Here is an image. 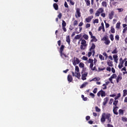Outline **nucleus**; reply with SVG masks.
<instances>
[{
	"mask_svg": "<svg viewBox=\"0 0 127 127\" xmlns=\"http://www.w3.org/2000/svg\"><path fill=\"white\" fill-rule=\"evenodd\" d=\"M112 115L110 113H103L102 114L101 118V122L105 123L106 122V120H107V123L110 124L112 122Z\"/></svg>",
	"mask_w": 127,
	"mask_h": 127,
	"instance_id": "f257e3e1",
	"label": "nucleus"
},
{
	"mask_svg": "<svg viewBox=\"0 0 127 127\" xmlns=\"http://www.w3.org/2000/svg\"><path fill=\"white\" fill-rule=\"evenodd\" d=\"M75 70V73L76 74H75L74 71H71L73 77H76V78H77V79H80V77H81V73L79 72V66L76 65Z\"/></svg>",
	"mask_w": 127,
	"mask_h": 127,
	"instance_id": "f03ea898",
	"label": "nucleus"
},
{
	"mask_svg": "<svg viewBox=\"0 0 127 127\" xmlns=\"http://www.w3.org/2000/svg\"><path fill=\"white\" fill-rule=\"evenodd\" d=\"M64 48H65V46H64V45H62L59 51L60 56L62 57V58H63V59H64V58H67V57H68L66 54L63 53V51H64Z\"/></svg>",
	"mask_w": 127,
	"mask_h": 127,
	"instance_id": "7ed1b4c3",
	"label": "nucleus"
},
{
	"mask_svg": "<svg viewBox=\"0 0 127 127\" xmlns=\"http://www.w3.org/2000/svg\"><path fill=\"white\" fill-rule=\"evenodd\" d=\"M81 44L80 47L81 50H85L87 48V42L86 40L84 39L81 40Z\"/></svg>",
	"mask_w": 127,
	"mask_h": 127,
	"instance_id": "20e7f679",
	"label": "nucleus"
},
{
	"mask_svg": "<svg viewBox=\"0 0 127 127\" xmlns=\"http://www.w3.org/2000/svg\"><path fill=\"white\" fill-rule=\"evenodd\" d=\"M95 48L96 45H95L94 43H92L90 48L89 49V51H91L92 52V56H94L95 54H96V52L95 51Z\"/></svg>",
	"mask_w": 127,
	"mask_h": 127,
	"instance_id": "39448f33",
	"label": "nucleus"
},
{
	"mask_svg": "<svg viewBox=\"0 0 127 127\" xmlns=\"http://www.w3.org/2000/svg\"><path fill=\"white\" fill-rule=\"evenodd\" d=\"M104 12V8H99L95 12V16H100V14L101 13H103Z\"/></svg>",
	"mask_w": 127,
	"mask_h": 127,
	"instance_id": "423d86ee",
	"label": "nucleus"
},
{
	"mask_svg": "<svg viewBox=\"0 0 127 127\" xmlns=\"http://www.w3.org/2000/svg\"><path fill=\"white\" fill-rule=\"evenodd\" d=\"M98 97H106V92L103 90H101L97 93Z\"/></svg>",
	"mask_w": 127,
	"mask_h": 127,
	"instance_id": "0eeeda50",
	"label": "nucleus"
},
{
	"mask_svg": "<svg viewBox=\"0 0 127 127\" xmlns=\"http://www.w3.org/2000/svg\"><path fill=\"white\" fill-rule=\"evenodd\" d=\"M72 63L74 66H76V65L80 63V61L79 60V59H78V58H76V57H74L73 58V61Z\"/></svg>",
	"mask_w": 127,
	"mask_h": 127,
	"instance_id": "6e6552de",
	"label": "nucleus"
},
{
	"mask_svg": "<svg viewBox=\"0 0 127 127\" xmlns=\"http://www.w3.org/2000/svg\"><path fill=\"white\" fill-rule=\"evenodd\" d=\"M102 40H104L105 41L104 43L105 44H106V45H109V44L111 43V41H110L109 38H107V37H103Z\"/></svg>",
	"mask_w": 127,
	"mask_h": 127,
	"instance_id": "1a4fd4ad",
	"label": "nucleus"
},
{
	"mask_svg": "<svg viewBox=\"0 0 127 127\" xmlns=\"http://www.w3.org/2000/svg\"><path fill=\"white\" fill-rule=\"evenodd\" d=\"M116 78H117V74L114 73L112 74L109 78V81H110L111 84H114V82H113V79H116Z\"/></svg>",
	"mask_w": 127,
	"mask_h": 127,
	"instance_id": "9d476101",
	"label": "nucleus"
},
{
	"mask_svg": "<svg viewBox=\"0 0 127 127\" xmlns=\"http://www.w3.org/2000/svg\"><path fill=\"white\" fill-rule=\"evenodd\" d=\"M119 61L120 63L118 65V68H119V69H122V68L124 67V64L125 63L123 61V58H120Z\"/></svg>",
	"mask_w": 127,
	"mask_h": 127,
	"instance_id": "9b49d317",
	"label": "nucleus"
},
{
	"mask_svg": "<svg viewBox=\"0 0 127 127\" xmlns=\"http://www.w3.org/2000/svg\"><path fill=\"white\" fill-rule=\"evenodd\" d=\"M81 74H82V77L81 79L83 80V81L85 80H87V76H88V72H84V73H83V71H81Z\"/></svg>",
	"mask_w": 127,
	"mask_h": 127,
	"instance_id": "f8f14e48",
	"label": "nucleus"
},
{
	"mask_svg": "<svg viewBox=\"0 0 127 127\" xmlns=\"http://www.w3.org/2000/svg\"><path fill=\"white\" fill-rule=\"evenodd\" d=\"M75 14V17L78 18V17H81V12H80V8H77L76 9V12Z\"/></svg>",
	"mask_w": 127,
	"mask_h": 127,
	"instance_id": "ddd939ff",
	"label": "nucleus"
},
{
	"mask_svg": "<svg viewBox=\"0 0 127 127\" xmlns=\"http://www.w3.org/2000/svg\"><path fill=\"white\" fill-rule=\"evenodd\" d=\"M115 15V11H112L108 14V17L109 19H113L114 18V16Z\"/></svg>",
	"mask_w": 127,
	"mask_h": 127,
	"instance_id": "4468645a",
	"label": "nucleus"
},
{
	"mask_svg": "<svg viewBox=\"0 0 127 127\" xmlns=\"http://www.w3.org/2000/svg\"><path fill=\"white\" fill-rule=\"evenodd\" d=\"M118 109H119V107L118 106L113 107V113L114 114V115H119V112H118Z\"/></svg>",
	"mask_w": 127,
	"mask_h": 127,
	"instance_id": "2eb2a0df",
	"label": "nucleus"
},
{
	"mask_svg": "<svg viewBox=\"0 0 127 127\" xmlns=\"http://www.w3.org/2000/svg\"><path fill=\"white\" fill-rule=\"evenodd\" d=\"M122 79L123 77L122 76V74H120L116 78V82L117 84L120 82V81H122Z\"/></svg>",
	"mask_w": 127,
	"mask_h": 127,
	"instance_id": "dca6fc26",
	"label": "nucleus"
},
{
	"mask_svg": "<svg viewBox=\"0 0 127 127\" xmlns=\"http://www.w3.org/2000/svg\"><path fill=\"white\" fill-rule=\"evenodd\" d=\"M93 18H94V16H89L85 19V21H86V22H87V23L91 22V21L92 19H93Z\"/></svg>",
	"mask_w": 127,
	"mask_h": 127,
	"instance_id": "f3484780",
	"label": "nucleus"
},
{
	"mask_svg": "<svg viewBox=\"0 0 127 127\" xmlns=\"http://www.w3.org/2000/svg\"><path fill=\"white\" fill-rule=\"evenodd\" d=\"M108 66L109 67H114V64H113V62L111 61L110 60L107 61V62Z\"/></svg>",
	"mask_w": 127,
	"mask_h": 127,
	"instance_id": "a211bd4d",
	"label": "nucleus"
},
{
	"mask_svg": "<svg viewBox=\"0 0 127 127\" xmlns=\"http://www.w3.org/2000/svg\"><path fill=\"white\" fill-rule=\"evenodd\" d=\"M67 81L69 82V83H71L72 81H73V77H72V75L71 74H68L67 75Z\"/></svg>",
	"mask_w": 127,
	"mask_h": 127,
	"instance_id": "6ab92c4d",
	"label": "nucleus"
},
{
	"mask_svg": "<svg viewBox=\"0 0 127 127\" xmlns=\"http://www.w3.org/2000/svg\"><path fill=\"white\" fill-rule=\"evenodd\" d=\"M109 101V97H106L104 99V101L103 102V106H106L107 104H108V102Z\"/></svg>",
	"mask_w": 127,
	"mask_h": 127,
	"instance_id": "aec40b11",
	"label": "nucleus"
},
{
	"mask_svg": "<svg viewBox=\"0 0 127 127\" xmlns=\"http://www.w3.org/2000/svg\"><path fill=\"white\" fill-rule=\"evenodd\" d=\"M100 80H101V78H100V77H96L93 78L92 79H91L90 80V82H92V81H94V82H97V81H100Z\"/></svg>",
	"mask_w": 127,
	"mask_h": 127,
	"instance_id": "412c9836",
	"label": "nucleus"
},
{
	"mask_svg": "<svg viewBox=\"0 0 127 127\" xmlns=\"http://www.w3.org/2000/svg\"><path fill=\"white\" fill-rule=\"evenodd\" d=\"M66 41L68 43V44L70 45V42L71 40H70V36L68 35L66 37Z\"/></svg>",
	"mask_w": 127,
	"mask_h": 127,
	"instance_id": "4be33fe9",
	"label": "nucleus"
},
{
	"mask_svg": "<svg viewBox=\"0 0 127 127\" xmlns=\"http://www.w3.org/2000/svg\"><path fill=\"white\" fill-rule=\"evenodd\" d=\"M88 85V82H84L80 87V89H83L84 87H86Z\"/></svg>",
	"mask_w": 127,
	"mask_h": 127,
	"instance_id": "5701e85b",
	"label": "nucleus"
},
{
	"mask_svg": "<svg viewBox=\"0 0 127 127\" xmlns=\"http://www.w3.org/2000/svg\"><path fill=\"white\" fill-rule=\"evenodd\" d=\"M53 7L56 10H58V4L56 3L53 4Z\"/></svg>",
	"mask_w": 127,
	"mask_h": 127,
	"instance_id": "b1692460",
	"label": "nucleus"
},
{
	"mask_svg": "<svg viewBox=\"0 0 127 127\" xmlns=\"http://www.w3.org/2000/svg\"><path fill=\"white\" fill-rule=\"evenodd\" d=\"M124 111L122 109H120L119 110V114L120 116H124Z\"/></svg>",
	"mask_w": 127,
	"mask_h": 127,
	"instance_id": "393cba45",
	"label": "nucleus"
},
{
	"mask_svg": "<svg viewBox=\"0 0 127 127\" xmlns=\"http://www.w3.org/2000/svg\"><path fill=\"white\" fill-rule=\"evenodd\" d=\"M83 37L85 40H88V39H89V36H88L87 34H84L83 35Z\"/></svg>",
	"mask_w": 127,
	"mask_h": 127,
	"instance_id": "a878e982",
	"label": "nucleus"
},
{
	"mask_svg": "<svg viewBox=\"0 0 127 127\" xmlns=\"http://www.w3.org/2000/svg\"><path fill=\"white\" fill-rule=\"evenodd\" d=\"M81 36H82L81 35V34L77 35L76 36H75L74 39H75V40H79V39H80L81 38Z\"/></svg>",
	"mask_w": 127,
	"mask_h": 127,
	"instance_id": "bb28decb",
	"label": "nucleus"
},
{
	"mask_svg": "<svg viewBox=\"0 0 127 127\" xmlns=\"http://www.w3.org/2000/svg\"><path fill=\"white\" fill-rule=\"evenodd\" d=\"M118 53V49L115 48V49L112 52V54H117Z\"/></svg>",
	"mask_w": 127,
	"mask_h": 127,
	"instance_id": "cd10ccee",
	"label": "nucleus"
},
{
	"mask_svg": "<svg viewBox=\"0 0 127 127\" xmlns=\"http://www.w3.org/2000/svg\"><path fill=\"white\" fill-rule=\"evenodd\" d=\"M111 33H116V30L115 29V28L114 27H111V29L110 30Z\"/></svg>",
	"mask_w": 127,
	"mask_h": 127,
	"instance_id": "c85d7f7f",
	"label": "nucleus"
},
{
	"mask_svg": "<svg viewBox=\"0 0 127 127\" xmlns=\"http://www.w3.org/2000/svg\"><path fill=\"white\" fill-rule=\"evenodd\" d=\"M79 66L80 68H84V67H85V64L83 63H80L79 64Z\"/></svg>",
	"mask_w": 127,
	"mask_h": 127,
	"instance_id": "c756f323",
	"label": "nucleus"
},
{
	"mask_svg": "<svg viewBox=\"0 0 127 127\" xmlns=\"http://www.w3.org/2000/svg\"><path fill=\"white\" fill-rule=\"evenodd\" d=\"M127 95V90L124 89L123 90V97H126Z\"/></svg>",
	"mask_w": 127,
	"mask_h": 127,
	"instance_id": "7c9ffc66",
	"label": "nucleus"
},
{
	"mask_svg": "<svg viewBox=\"0 0 127 127\" xmlns=\"http://www.w3.org/2000/svg\"><path fill=\"white\" fill-rule=\"evenodd\" d=\"M102 6H104V7H107V2L106 1H103L102 2Z\"/></svg>",
	"mask_w": 127,
	"mask_h": 127,
	"instance_id": "2f4dec72",
	"label": "nucleus"
},
{
	"mask_svg": "<svg viewBox=\"0 0 127 127\" xmlns=\"http://www.w3.org/2000/svg\"><path fill=\"white\" fill-rule=\"evenodd\" d=\"M85 1L86 3V5L87 6H89L90 5V4H91V3L90 2V0H85Z\"/></svg>",
	"mask_w": 127,
	"mask_h": 127,
	"instance_id": "473e14b6",
	"label": "nucleus"
},
{
	"mask_svg": "<svg viewBox=\"0 0 127 127\" xmlns=\"http://www.w3.org/2000/svg\"><path fill=\"white\" fill-rule=\"evenodd\" d=\"M118 104H119L118 100H115L114 102H113V105L115 106V107H117Z\"/></svg>",
	"mask_w": 127,
	"mask_h": 127,
	"instance_id": "72a5a7b5",
	"label": "nucleus"
},
{
	"mask_svg": "<svg viewBox=\"0 0 127 127\" xmlns=\"http://www.w3.org/2000/svg\"><path fill=\"white\" fill-rule=\"evenodd\" d=\"M99 57L100 60H101V61L105 60V57H104L103 56V55L100 54L99 56Z\"/></svg>",
	"mask_w": 127,
	"mask_h": 127,
	"instance_id": "f704fd0d",
	"label": "nucleus"
},
{
	"mask_svg": "<svg viewBox=\"0 0 127 127\" xmlns=\"http://www.w3.org/2000/svg\"><path fill=\"white\" fill-rule=\"evenodd\" d=\"M62 25V27H66V22H65V21L64 20H63Z\"/></svg>",
	"mask_w": 127,
	"mask_h": 127,
	"instance_id": "c9c22d12",
	"label": "nucleus"
},
{
	"mask_svg": "<svg viewBox=\"0 0 127 127\" xmlns=\"http://www.w3.org/2000/svg\"><path fill=\"white\" fill-rule=\"evenodd\" d=\"M95 111L96 112H97L98 113H99V112H101V109L98 107V106L95 107Z\"/></svg>",
	"mask_w": 127,
	"mask_h": 127,
	"instance_id": "e433bc0d",
	"label": "nucleus"
},
{
	"mask_svg": "<svg viewBox=\"0 0 127 127\" xmlns=\"http://www.w3.org/2000/svg\"><path fill=\"white\" fill-rule=\"evenodd\" d=\"M123 122H127V118L126 117H123L122 118Z\"/></svg>",
	"mask_w": 127,
	"mask_h": 127,
	"instance_id": "4c0bfd02",
	"label": "nucleus"
},
{
	"mask_svg": "<svg viewBox=\"0 0 127 127\" xmlns=\"http://www.w3.org/2000/svg\"><path fill=\"white\" fill-rule=\"evenodd\" d=\"M76 25H78V21L75 20L73 22V26H76Z\"/></svg>",
	"mask_w": 127,
	"mask_h": 127,
	"instance_id": "58836bf2",
	"label": "nucleus"
},
{
	"mask_svg": "<svg viewBox=\"0 0 127 127\" xmlns=\"http://www.w3.org/2000/svg\"><path fill=\"white\" fill-rule=\"evenodd\" d=\"M111 41H114V35L111 34L109 36Z\"/></svg>",
	"mask_w": 127,
	"mask_h": 127,
	"instance_id": "ea45409f",
	"label": "nucleus"
},
{
	"mask_svg": "<svg viewBox=\"0 0 127 127\" xmlns=\"http://www.w3.org/2000/svg\"><path fill=\"white\" fill-rule=\"evenodd\" d=\"M103 56L105 57V60H107V59H108V54H106V53H103Z\"/></svg>",
	"mask_w": 127,
	"mask_h": 127,
	"instance_id": "a19ab883",
	"label": "nucleus"
},
{
	"mask_svg": "<svg viewBox=\"0 0 127 127\" xmlns=\"http://www.w3.org/2000/svg\"><path fill=\"white\" fill-rule=\"evenodd\" d=\"M105 23V27L106 28H109V27H110V24L106 23V21H104Z\"/></svg>",
	"mask_w": 127,
	"mask_h": 127,
	"instance_id": "79ce46f5",
	"label": "nucleus"
},
{
	"mask_svg": "<svg viewBox=\"0 0 127 127\" xmlns=\"http://www.w3.org/2000/svg\"><path fill=\"white\" fill-rule=\"evenodd\" d=\"M97 41H98V40L96 38L95 39H92L90 41L91 42H97Z\"/></svg>",
	"mask_w": 127,
	"mask_h": 127,
	"instance_id": "37998d69",
	"label": "nucleus"
},
{
	"mask_svg": "<svg viewBox=\"0 0 127 127\" xmlns=\"http://www.w3.org/2000/svg\"><path fill=\"white\" fill-rule=\"evenodd\" d=\"M120 26H121V22L117 23L116 24V28L119 29L120 28Z\"/></svg>",
	"mask_w": 127,
	"mask_h": 127,
	"instance_id": "c03bdc74",
	"label": "nucleus"
},
{
	"mask_svg": "<svg viewBox=\"0 0 127 127\" xmlns=\"http://www.w3.org/2000/svg\"><path fill=\"white\" fill-rule=\"evenodd\" d=\"M97 92H98V88H94V89L93 90V93L94 94H97Z\"/></svg>",
	"mask_w": 127,
	"mask_h": 127,
	"instance_id": "a18cd8bd",
	"label": "nucleus"
},
{
	"mask_svg": "<svg viewBox=\"0 0 127 127\" xmlns=\"http://www.w3.org/2000/svg\"><path fill=\"white\" fill-rule=\"evenodd\" d=\"M88 63H90V64L93 63V62H94V60H93V59H89L88 60Z\"/></svg>",
	"mask_w": 127,
	"mask_h": 127,
	"instance_id": "49530a36",
	"label": "nucleus"
},
{
	"mask_svg": "<svg viewBox=\"0 0 127 127\" xmlns=\"http://www.w3.org/2000/svg\"><path fill=\"white\" fill-rule=\"evenodd\" d=\"M58 17L59 18V19H61V18H62V13H60L58 15Z\"/></svg>",
	"mask_w": 127,
	"mask_h": 127,
	"instance_id": "de8ad7c7",
	"label": "nucleus"
},
{
	"mask_svg": "<svg viewBox=\"0 0 127 127\" xmlns=\"http://www.w3.org/2000/svg\"><path fill=\"white\" fill-rule=\"evenodd\" d=\"M89 95L91 96V97L94 99V98H95V94H94V93L90 92L89 94Z\"/></svg>",
	"mask_w": 127,
	"mask_h": 127,
	"instance_id": "09e8293b",
	"label": "nucleus"
},
{
	"mask_svg": "<svg viewBox=\"0 0 127 127\" xmlns=\"http://www.w3.org/2000/svg\"><path fill=\"white\" fill-rule=\"evenodd\" d=\"M115 39L118 41L120 40V36H119V35H116L115 36Z\"/></svg>",
	"mask_w": 127,
	"mask_h": 127,
	"instance_id": "8fccbe9b",
	"label": "nucleus"
},
{
	"mask_svg": "<svg viewBox=\"0 0 127 127\" xmlns=\"http://www.w3.org/2000/svg\"><path fill=\"white\" fill-rule=\"evenodd\" d=\"M89 12H90V14H93V13H94V9H93V8L90 9Z\"/></svg>",
	"mask_w": 127,
	"mask_h": 127,
	"instance_id": "3c124183",
	"label": "nucleus"
},
{
	"mask_svg": "<svg viewBox=\"0 0 127 127\" xmlns=\"http://www.w3.org/2000/svg\"><path fill=\"white\" fill-rule=\"evenodd\" d=\"M91 27V24L87 23L85 25L86 28H89V27Z\"/></svg>",
	"mask_w": 127,
	"mask_h": 127,
	"instance_id": "603ef678",
	"label": "nucleus"
},
{
	"mask_svg": "<svg viewBox=\"0 0 127 127\" xmlns=\"http://www.w3.org/2000/svg\"><path fill=\"white\" fill-rule=\"evenodd\" d=\"M114 102V99L111 98L109 101V105H112Z\"/></svg>",
	"mask_w": 127,
	"mask_h": 127,
	"instance_id": "864d4df0",
	"label": "nucleus"
},
{
	"mask_svg": "<svg viewBox=\"0 0 127 127\" xmlns=\"http://www.w3.org/2000/svg\"><path fill=\"white\" fill-rule=\"evenodd\" d=\"M82 60H84V61H87V60H88V58L86 56H83L82 57Z\"/></svg>",
	"mask_w": 127,
	"mask_h": 127,
	"instance_id": "5fc2aeb1",
	"label": "nucleus"
},
{
	"mask_svg": "<svg viewBox=\"0 0 127 127\" xmlns=\"http://www.w3.org/2000/svg\"><path fill=\"white\" fill-rule=\"evenodd\" d=\"M74 32H75L76 34H79V33H80V32L78 31V28H75Z\"/></svg>",
	"mask_w": 127,
	"mask_h": 127,
	"instance_id": "6e6d98bb",
	"label": "nucleus"
},
{
	"mask_svg": "<svg viewBox=\"0 0 127 127\" xmlns=\"http://www.w3.org/2000/svg\"><path fill=\"white\" fill-rule=\"evenodd\" d=\"M93 23H99V19H95L93 21Z\"/></svg>",
	"mask_w": 127,
	"mask_h": 127,
	"instance_id": "4d7b16f0",
	"label": "nucleus"
},
{
	"mask_svg": "<svg viewBox=\"0 0 127 127\" xmlns=\"http://www.w3.org/2000/svg\"><path fill=\"white\" fill-rule=\"evenodd\" d=\"M92 53H93L92 52H91V51L89 52L88 53V57H91V56H92Z\"/></svg>",
	"mask_w": 127,
	"mask_h": 127,
	"instance_id": "13d9d810",
	"label": "nucleus"
},
{
	"mask_svg": "<svg viewBox=\"0 0 127 127\" xmlns=\"http://www.w3.org/2000/svg\"><path fill=\"white\" fill-rule=\"evenodd\" d=\"M127 27L124 28L123 31V33H126V32H127Z\"/></svg>",
	"mask_w": 127,
	"mask_h": 127,
	"instance_id": "bf43d9fd",
	"label": "nucleus"
},
{
	"mask_svg": "<svg viewBox=\"0 0 127 127\" xmlns=\"http://www.w3.org/2000/svg\"><path fill=\"white\" fill-rule=\"evenodd\" d=\"M118 10L119 11V12H122V11H124V8H118Z\"/></svg>",
	"mask_w": 127,
	"mask_h": 127,
	"instance_id": "052dcab7",
	"label": "nucleus"
},
{
	"mask_svg": "<svg viewBox=\"0 0 127 127\" xmlns=\"http://www.w3.org/2000/svg\"><path fill=\"white\" fill-rule=\"evenodd\" d=\"M64 6H65V7H66L67 8H68V7H69V6L68 5L67 2H66V1L64 2Z\"/></svg>",
	"mask_w": 127,
	"mask_h": 127,
	"instance_id": "680f3d73",
	"label": "nucleus"
},
{
	"mask_svg": "<svg viewBox=\"0 0 127 127\" xmlns=\"http://www.w3.org/2000/svg\"><path fill=\"white\" fill-rule=\"evenodd\" d=\"M118 55H113V58H114V60L116 59H118Z\"/></svg>",
	"mask_w": 127,
	"mask_h": 127,
	"instance_id": "e2e57ef3",
	"label": "nucleus"
},
{
	"mask_svg": "<svg viewBox=\"0 0 127 127\" xmlns=\"http://www.w3.org/2000/svg\"><path fill=\"white\" fill-rule=\"evenodd\" d=\"M106 69L105 67H103V68H98V70H99V71H104V70H105Z\"/></svg>",
	"mask_w": 127,
	"mask_h": 127,
	"instance_id": "0e129e2a",
	"label": "nucleus"
},
{
	"mask_svg": "<svg viewBox=\"0 0 127 127\" xmlns=\"http://www.w3.org/2000/svg\"><path fill=\"white\" fill-rule=\"evenodd\" d=\"M69 2H70V4H71V5H74L75 4V2H73V1H72V0H70Z\"/></svg>",
	"mask_w": 127,
	"mask_h": 127,
	"instance_id": "69168bd1",
	"label": "nucleus"
},
{
	"mask_svg": "<svg viewBox=\"0 0 127 127\" xmlns=\"http://www.w3.org/2000/svg\"><path fill=\"white\" fill-rule=\"evenodd\" d=\"M107 127H114V126L112 124H108L107 125Z\"/></svg>",
	"mask_w": 127,
	"mask_h": 127,
	"instance_id": "338daca9",
	"label": "nucleus"
},
{
	"mask_svg": "<svg viewBox=\"0 0 127 127\" xmlns=\"http://www.w3.org/2000/svg\"><path fill=\"white\" fill-rule=\"evenodd\" d=\"M90 119H91V117L89 116H87L86 117V120L87 121H89V120H90Z\"/></svg>",
	"mask_w": 127,
	"mask_h": 127,
	"instance_id": "774afa93",
	"label": "nucleus"
}]
</instances>
